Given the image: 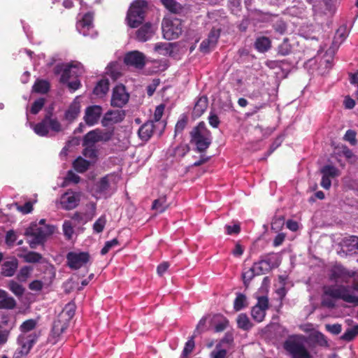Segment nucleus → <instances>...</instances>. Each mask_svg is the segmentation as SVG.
I'll return each instance as SVG.
<instances>
[{"instance_id": "nucleus-1", "label": "nucleus", "mask_w": 358, "mask_h": 358, "mask_svg": "<svg viewBox=\"0 0 358 358\" xmlns=\"http://www.w3.org/2000/svg\"><path fill=\"white\" fill-rule=\"evenodd\" d=\"M45 220L41 219L38 224H33L27 229L25 234L29 237V243L31 248L43 243L47 237L55 231V227L45 224Z\"/></svg>"}, {"instance_id": "nucleus-2", "label": "nucleus", "mask_w": 358, "mask_h": 358, "mask_svg": "<svg viewBox=\"0 0 358 358\" xmlns=\"http://www.w3.org/2000/svg\"><path fill=\"white\" fill-rule=\"evenodd\" d=\"M36 326V321L32 319L27 320L21 324V334L17 339L20 345L17 353L21 355H27L36 341V334L35 333H30Z\"/></svg>"}, {"instance_id": "nucleus-3", "label": "nucleus", "mask_w": 358, "mask_h": 358, "mask_svg": "<svg viewBox=\"0 0 358 358\" xmlns=\"http://www.w3.org/2000/svg\"><path fill=\"white\" fill-rule=\"evenodd\" d=\"M306 339L303 336H290L284 343V348L293 358H313L306 348Z\"/></svg>"}, {"instance_id": "nucleus-4", "label": "nucleus", "mask_w": 358, "mask_h": 358, "mask_svg": "<svg viewBox=\"0 0 358 358\" xmlns=\"http://www.w3.org/2000/svg\"><path fill=\"white\" fill-rule=\"evenodd\" d=\"M358 282H354L353 285L339 286L338 287H329L325 290V294L334 298L341 299L344 301L358 305Z\"/></svg>"}, {"instance_id": "nucleus-5", "label": "nucleus", "mask_w": 358, "mask_h": 358, "mask_svg": "<svg viewBox=\"0 0 358 358\" xmlns=\"http://www.w3.org/2000/svg\"><path fill=\"white\" fill-rule=\"evenodd\" d=\"M191 142L195 144L199 152L205 151L211 144L212 136L204 122H200L190 133Z\"/></svg>"}, {"instance_id": "nucleus-6", "label": "nucleus", "mask_w": 358, "mask_h": 358, "mask_svg": "<svg viewBox=\"0 0 358 358\" xmlns=\"http://www.w3.org/2000/svg\"><path fill=\"white\" fill-rule=\"evenodd\" d=\"M146 8L147 3L143 0H136L131 3L126 18L130 27L136 28L143 22Z\"/></svg>"}, {"instance_id": "nucleus-7", "label": "nucleus", "mask_w": 358, "mask_h": 358, "mask_svg": "<svg viewBox=\"0 0 358 358\" xmlns=\"http://www.w3.org/2000/svg\"><path fill=\"white\" fill-rule=\"evenodd\" d=\"M163 36L171 41L178 38L183 31V24L181 20L176 17H165L162 22Z\"/></svg>"}, {"instance_id": "nucleus-8", "label": "nucleus", "mask_w": 358, "mask_h": 358, "mask_svg": "<svg viewBox=\"0 0 358 358\" xmlns=\"http://www.w3.org/2000/svg\"><path fill=\"white\" fill-rule=\"evenodd\" d=\"M55 73L60 74V82L67 83L71 78H78L83 72V67L80 63H70L58 64L55 67Z\"/></svg>"}, {"instance_id": "nucleus-9", "label": "nucleus", "mask_w": 358, "mask_h": 358, "mask_svg": "<svg viewBox=\"0 0 358 358\" xmlns=\"http://www.w3.org/2000/svg\"><path fill=\"white\" fill-rule=\"evenodd\" d=\"M129 94L127 92L123 85H116L112 93L110 104L113 107L122 108L129 101Z\"/></svg>"}, {"instance_id": "nucleus-10", "label": "nucleus", "mask_w": 358, "mask_h": 358, "mask_svg": "<svg viewBox=\"0 0 358 358\" xmlns=\"http://www.w3.org/2000/svg\"><path fill=\"white\" fill-rule=\"evenodd\" d=\"M80 200V193L67 191L61 196L59 203L62 209L69 210L75 208L78 205Z\"/></svg>"}, {"instance_id": "nucleus-11", "label": "nucleus", "mask_w": 358, "mask_h": 358, "mask_svg": "<svg viewBox=\"0 0 358 358\" xmlns=\"http://www.w3.org/2000/svg\"><path fill=\"white\" fill-rule=\"evenodd\" d=\"M68 266L73 269H78L90 259V255L87 252H70L66 256Z\"/></svg>"}, {"instance_id": "nucleus-12", "label": "nucleus", "mask_w": 358, "mask_h": 358, "mask_svg": "<svg viewBox=\"0 0 358 358\" xmlns=\"http://www.w3.org/2000/svg\"><path fill=\"white\" fill-rule=\"evenodd\" d=\"M93 15L88 13H86L83 19L77 22L76 28L78 31L85 36H94V31L92 24Z\"/></svg>"}, {"instance_id": "nucleus-13", "label": "nucleus", "mask_w": 358, "mask_h": 358, "mask_svg": "<svg viewBox=\"0 0 358 358\" xmlns=\"http://www.w3.org/2000/svg\"><path fill=\"white\" fill-rule=\"evenodd\" d=\"M103 113L102 107L93 105L86 108L84 115V121L88 126H94L99 122Z\"/></svg>"}, {"instance_id": "nucleus-14", "label": "nucleus", "mask_w": 358, "mask_h": 358, "mask_svg": "<svg viewBox=\"0 0 358 358\" xmlns=\"http://www.w3.org/2000/svg\"><path fill=\"white\" fill-rule=\"evenodd\" d=\"M355 275V272L348 271L342 266H335L331 270L330 278L336 282H348Z\"/></svg>"}, {"instance_id": "nucleus-15", "label": "nucleus", "mask_w": 358, "mask_h": 358, "mask_svg": "<svg viewBox=\"0 0 358 358\" xmlns=\"http://www.w3.org/2000/svg\"><path fill=\"white\" fill-rule=\"evenodd\" d=\"M125 117V113L122 110H110L103 116L101 124L103 127H108L121 122Z\"/></svg>"}, {"instance_id": "nucleus-16", "label": "nucleus", "mask_w": 358, "mask_h": 358, "mask_svg": "<svg viewBox=\"0 0 358 358\" xmlns=\"http://www.w3.org/2000/svg\"><path fill=\"white\" fill-rule=\"evenodd\" d=\"M110 179V177L105 176L97 182L95 185V196L96 199L107 198L112 194Z\"/></svg>"}, {"instance_id": "nucleus-17", "label": "nucleus", "mask_w": 358, "mask_h": 358, "mask_svg": "<svg viewBox=\"0 0 358 358\" xmlns=\"http://www.w3.org/2000/svg\"><path fill=\"white\" fill-rule=\"evenodd\" d=\"M124 63L136 69H142L145 66V56L139 51H131L126 54Z\"/></svg>"}, {"instance_id": "nucleus-18", "label": "nucleus", "mask_w": 358, "mask_h": 358, "mask_svg": "<svg viewBox=\"0 0 358 358\" xmlns=\"http://www.w3.org/2000/svg\"><path fill=\"white\" fill-rule=\"evenodd\" d=\"M220 36V29H213L210 31L208 38L201 43L200 50L203 52H210L215 47Z\"/></svg>"}, {"instance_id": "nucleus-19", "label": "nucleus", "mask_w": 358, "mask_h": 358, "mask_svg": "<svg viewBox=\"0 0 358 358\" xmlns=\"http://www.w3.org/2000/svg\"><path fill=\"white\" fill-rule=\"evenodd\" d=\"M176 43H157L155 45V52L163 56L175 57L177 54Z\"/></svg>"}, {"instance_id": "nucleus-20", "label": "nucleus", "mask_w": 358, "mask_h": 358, "mask_svg": "<svg viewBox=\"0 0 358 358\" xmlns=\"http://www.w3.org/2000/svg\"><path fill=\"white\" fill-rule=\"evenodd\" d=\"M18 266V260L15 257L7 259L1 265V274L6 277L13 276Z\"/></svg>"}, {"instance_id": "nucleus-21", "label": "nucleus", "mask_w": 358, "mask_h": 358, "mask_svg": "<svg viewBox=\"0 0 358 358\" xmlns=\"http://www.w3.org/2000/svg\"><path fill=\"white\" fill-rule=\"evenodd\" d=\"M155 31V27L150 23H146L136 31V38L139 41L145 42L152 38Z\"/></svg>"}, {"instance_id": "nucleus-22", "label": "nucleus", "mask_w": 358, "mask_h": 358, "mask_svg": "<svg viewBox=\"0 0 358 358\" xmlns=\"http://www.w3.org/2000/svg\"><path fill=\"white\" fill-rule=\"evenodd\" d=\"M68 327L69 324L66 320L58 318L54 322L52 329V336L55 338V343L58 341L60 335L66 331Z\"/></svg>"}, {"instance_id": "nucleus-23", "label": "nucleus", "mask_w": 358, "mask_h": 358, "mask_svg": "<svg viewBox=\"0 0 358 358\" xmlns=\"http://www.w3.org/2000/svg\"><path fill=\"white\" fill-rule=\"evenodd\" d=\"M155 129L154 121H148L138 129V136L143 141H148L152 136Z\"/></svg>"}, {"instance_id": "nucleus-24", "label": "nucleus", "mask_w": 358, "mask_h": 358, "mask_svg": "<svg viewBox=\"0 0 358 358\" xmlns=\"http://www.w3.org/2000/svg\"><path fill=\"white\" fill-rule=\"evenodd\" d=\"M16 306L15 300L6 292L0 289V309H13Z\"/></svg>"}, {"instance_id": "nucleus-25", "label": "nucleus", "mask_w": 358, "mask_h": 358, "mask_svg": "<svg viewBox=\"0 0 358 358\" xmlns=\"http://www.w3.org/2000/svg\"><path fill=\"white\" fill-rule=\"evenodd\" d=\"M80 111V103L78 98L74 99L72 103L69 106V108L65 113V118L69 121L74 120L78 115Z\"/></svg>"}, {"instance_id": "nucleus-26", "label": "nucleus", "mask_w": 358, "mask_h": 358, "mask_svg": "<svg viewBox=\"0 0 358 358\" xmlns=\"http://www.w3.org/2000/svg\"><path fill=\"white\" fill-rule=\"evenodd\" d=\"M252 268L253 271L256 272L257 275L264 274L271 268L270 260L268 259H260L253 264Z\"/></svg>"}, {"instance_id": "nucleus-27", "label": "nucleus", "mask_w": 358, "mask_h": 358, "mask_svg": "<svg viewBox=\"0 0 358 358\" xmlns=\"http://www.w3.org/2000/svg\"><path fill=\"white\" fill-rule=\"evenodd\" d=\"M208 103V102L206 96H203L199 97L194 105L193 115L196 117H200L207 109Z\"/></svg>"}, {"instance_id": "nucleus-28", "label": "nucleus", "mask_w": 358, "mask_h": 358, "mask_svg": "<svg viewBox=\"0 0 358 358\" xmlns=\"http://www.w3.org/2000/svg\"><path fill=\"white\" fill-rule=\"evenodd\" d=\"M47 122L48 118L45 117L41 122L35 124L31 123V127L37 135L40 136H46L49 132V127Z\"/></svg>"}, {"instance_id": "nucleus-29", "label": "nucleus", "mask_w": 358, "mask_h": 358, "mask_svg": "<svg viewBox=\"0 0 358 358\" xmlns=\"http://www.w3.org/2000/svg\"><path fill=\"white\" fill-rule=\"evenodd\" d=\"M255 47L259 52H266L271 48V41L266 36L258 37L255 42Z\"/></svg>"}, {"instance_id": "nucleus-30", "label": "nucleus", "mask_w": 358, "mask_h": 358, "mask_svg": "<svg viewBox=\"0 0 358 358\" xmlns=\"http://www.w3.org/2000/svg\"><path fill=\"white\" fill-rule=\"evenodd\" d=\"M169 206V204L167 202L166 196H162L153 201L152 208L161 213L164 212Z\"/></svg>"}, {"instance_id": "nucleus-31", "label": "nucleus", "mask_w": 358, "mask_h": 358, "mask_svg": "<svg viewBox=\"0 0 358 358\" xmlns=\"http://www.w3.org/2000/svg\"><path fill=\"white\" fill-rule=\"evenodd\" d=\"M74 169L79 173L85 172L90 166V162L78 157L73 163Z\"/></svg>"}, {"instance_id": "nucleus-32", "label": "nucleus", "mask_w": 358, "mask_h": 358, "mask_svg": "<svg viewBox=\"0 0 358 358\" xmlns=\"http://www.w3.org/2000/svg\"><path fill=\"white\" fill-rule=\"evenodd\" d=\"M85 148L83 151V155L85 157L90 159L92 162H95L98 157V151L95 145H83Z\"/></svg>"}, {"instance_id": "nucleus-33", "label": "nucleus", "mask_w": 358, "mask_h": 358, "mask_svg": "<svg viewBox=\"0 0 358 358\" xmlns=\"http://www.w3.org/2000/svg\"><path fill=\"white\" fill-rule=\"evenodd\" d=\"M109 90V82L107 80H100L94 89V94L99 96L105 95Z\"/></svg>"}, {"instance_id": "nucleus-34", "label": "nucleus", "mask_w": 358, "mask_h": 358, "mask_svg": "<svg viewBox=\"0 0 358 358\" xmlns=\"http://www.w3.org/2000/svg\"><path fill=\"white\" fill-rule=\"evenodd\" d=\"M164 7L169 11L178 13L182 11V6L176 0H161Z\"/></svg>"}, {"instance_id": "nucleus-35", "label": "nucleus", "mask_w": 358, "mask_h": 358, "mask_svg": "<svg viewBox=\"0 0 358 358\" xmlns=\"http://www.w3.org/2000/svg\"><path fill=\"white\" fill-rule=\"evenodd\" d=\"M248 306V301L245 295L242 293H237L234 301V308L236 311H240Z\"/></svg>"}, {"instance_id": "nucleus-36", "label": "nucleus", "mask_w": 358, "mask_h": 358, "mask_svg": "<svg viewBox=\"0 0 358 358\" xmlns=\"http://www.w3.org/2000/svg\"><path fill=\"white\" fill-rule=\"evenodd\" d=\"M292 47L287 38H285L283 41L278 47V54L281 56H286L291 53Z\"/></svg>"}, {"instance_id": "nucleus-37", "label": "nucleus", "mask_w": 358, "mask_h": 358, "mask_svg": "<svg viewBox=\"0 0 358 358\" xmlns=\"http://www.w3.org/2000/svg\"><path fill=\"white\" fill-rule=\"evenodd\" d=\"M99 138L96 129L89 131L83 137V145H95L98 143Z\"/></svg>"}, {"instance_id": "nucleus-38", "label": "nucleus", "mask_w": 358, "mask_h": 358, "mask_svg": "<svg viewBox=\"0 0 358 358\" xmlns=\"http://www.w3.org/2000/svg\"><path fill=\"white\" fill-rule=\"evenodd\" d=\"M310 338L311 340L317 343L320 346L327 347L328 346V341L326 339L325 336L320 332L315 331L310 335Z\"/></svg>"}, {"instance_id": "nucleus-39", "label": "nucleus", "mask_w": 358, "mask_h": 358, "mask_svg": "<svg viewBox=\"0 0 358 358\" xmlns=\"http://www.w3.org/2000/svg\"><path fill=\"white\" fill-rule=\"evenodd\" d=\"M50 87L49 83L45 80H37L33 86L34 92L38 93H46Z\"/></svg>"}, {"instance_id": "nucleus-40", "label": "nucleus", "mask_w": 358, "mask_h": 358, "mask_svg": "<svg viewBox=\"0 0 358 358\" xmlns=\"http://www.w3.org/2000/svg\"><path fill=\"white\" fill-rule=\"evenodd\" d=\"M238 327L243 330H248L252 327V323L250 322L248 317L245 314H240L237 317Z\"/></svg>"}, {"instance_id": "nucleus-41", "label": "nucleus", "mask_w": 358, "mask_h": 358, "mask_svg": "<svg viewBox=\"0 0 358 358\" xmlns=\"http://www.w3.org/2000/svg\"><path fill=\"white\" fill-rule=\"evenodd\" d=\"M75 313L74 306L72 304H67L62 313L59 316V319L66 320V322L69 323V320L73 317Z\"/></svg>"}, {"instance_id": "nucleus-42", "label": "nucleus", "mask_w": 358, "mask_h": 358, "mask_svg": "<svg viewBox=\"0 0 358 358\" xmlns=\"http://www.w3.org/2000/svg\"><path fill=\"white\" fill-rule=\"evenodd\" d=\"M321 173L322 175L329 178H334L338 176L340 174L339 170L331 165H326L321 169Z\"/></svg>"}, {"instance_id": "nucleus-43", "label": "nucleus", "mask_w": 358, "mask_h": 358, "mask_svg": "<svg viewBox=\"0 0 358 358\" xmlns=\"http://www.w3.org/2000/svg\"><path fill=\"white\" fill-rule=\"evenodd\" d=\"M97 132L98 138L99 142H107L109 141L113 136V130H104L100 129H96Z\"/></svg>"}, {"instance_id": "nucleus-44", "label": "nucleus", "mask_w": 358, "mask_h": 358, "mask_svg": "<svg viewBox=\"0 0 358 358\" xmlns=\"http://www.w3.org/2000/svg\"><path fill=\"white\" fill-rule=\"evenodd\" d=\"M251 315L255 321L261 322L265 317L266 310L255 306L251 310Z\"/></svg>"}, {"instance_id": "nucleus-45", "label": "nucleus", "mask_w": 358, "mask_h": 358, "mask_svg": "<svg viewBox=\"0 0 358 358\" xmlns=\"http://www.w3.org/2000/svg\"><path fill=\"white\" fill-rule=\"evenodd\" d=\"M20 257H22L26 262L29 263H37L42 259L41 255L36 252H29Z\"/></svg>"}, {"instance_id": "nucleus-46", "label": "nucleus", "mask_w": 358, "mask_h": 358, "mask_svg": "<svg viewBox=\"0 0 358 358\" xmlns=\"http://www.w3.org/2000/svg\"><path fill=\"white\" fill-rule=\"evenodd\" d=\"M9 289L16 296H20L24 294V289L18 282L10 280L8 283Z\"/></svg>"}, {"instance_id": "nucleus-47", "label": "nucleus", "mask_w": 358, "mask_h": 358, "mask_svg": "<svg viewBox=\"0 0 358 358\" xmlns=\"http://www.w3.org/2000/svg\"><path fill=\"white\" fill-rule=\"evenodd\" d=\"M33 268L30 266H24L22 267L17 274V279L20 281L24 282L30 276Z\"/></svg>"}, {"instance_id": "nucleus-48", "label": "nucleus", "mask_w": 358, "mask_h": 358, "mask_svg": "<svg viewBox=\"0 0 358 358\" xmlns=\"http://www.w3.org/2000/svg\"><path fill=\"white\" fill-rule=\"evenodd\" d=\"M324 67L329 70L333 66V56L328 52L324 55V57L320 61V66Z\"/></svg>"}, {"instance_id": "nucleus-49", "label": "nucleus", "mask_w": 358, "mask_h": 358, "mask_svg": "<svg viewBox=\"0 0 358 358\" xmlns=\"http://www.w3.org/2000/svg\"><path fill=\"white\" fill-rule=\"evenodd\" d=\"M357 335H358V325L353 327L351 329H348L341 336V338L344 341H350Z\"/></svg>"}, {"instance_id": "nucleus-50", "label": "nucleus", "mask_w": 358, "mask_h": 358, "mask_svg": "<svg viewBox=\"0 0 358 358\" xmlns=\"http://www.w3.org/2000/svg\"><path fill=\"white\" fill-rule=\"evenodd\" d=\"M48 118V124L49 130H52L55 132H59L62 130V125L55 118H51L49 115L45 116Z\"/></svg>"}, {"instance_id": "nucleus-51", "label": "nucleus", "mask_w": 358, "mask_h": 358, "mask_svg": "<svg viewBox=\"0 0 358 358\" xmlns=\"http://www.w3.org/2000/svg\"><path fill=\"white\" fill-rule=\"evenodd\" d=\"M357 132L352 129H348L346 131L343 140L350 143L351 145H356L357 143Z\"/></svg>"}, {"instance_id": "nucleus-52", "label": "nucleus", "mask_w": 358, "mask_h": 358, "mask_svg": "<svg viewBox=\"0 0 358 358\" xmlns=\"http://www.w3.org/2000/svg\"><path fill=\"white\" fill-rule=\"evenodd\" d=\"M106 224V218L105 215L101 216L93 224L94 231L101 233L103 231Z\"/></svg>"}, {"instance_id": "nucleus-53", "label": "nucleus", "mask_w": 358, "mask_h": 358, "mask_svg": "<svg viewBox=\"0 0 358 358\" xmlns=\"http://www.w3.org/2000/svg\"><path fill=\"white\" fill-rule=\"evenodd\" d=\"M62 227L64 236L67 239H71L74 232L71 222L69 220L64 221Z\"/></svg>"}, {"instance_id": "nucleus-54", "label": "nucleus", "mask_w": 358, "mask_h": 358, "mask_svg": "<svg viewBox=\"0 0 358 358\" xmlns=\"http://www.w3.org/2000/svg\"><path fill=\"white\" fill-rule=\"evenodd\" d=\"M196 336L193 334L192 336L186 342L185 348L182 351V356L185 358L189 354H190L194 348V338Z\"/></svg>"}, {"instance_id": "nucleus-55", "label": "nucleus", "mask_w": 358, "mask_h": 358, "mask_svg": "<svg viewBox=\"0 0 358 358\" xmlns=\"http://www.w3.org/2000/svg\"><path fill=\"white\" fill-rule=\"evenodd\" d=\"M189 150L187 145L180 144L174 150V156L176 157H183Z\"/></svg>"}, {"instance_id": "nucleus-56", "label": "nucleus", "mask_w": 358, "mask_h": 358, "mask_svg": "<svg viewBox=\"0 0 358 358\" xmlns=\"http://www.w3.org/2000/svg\"><path fill=\"white\" fill-rule=\"evenodd\" d=\"M117 244H118V241L117 238H113L111 241L106 242L103 248L101 250V254L102 255L107 254L112 248H113L114 246H116Z\"/></svg>"}, {"instance_id": "nucleus-57", "label": "nucleus", "mask_w": 358, "mask_h": 358, "mask_svg": "<svg viewBox=\"0 0 358 358\" xmlns=\"http://www.w3.org/2000/svg\"><path fill=\"white\" fill-rule=\"evenodd\" d=\"M229 321L225 317H220V320L215 325V331L221 332L224 331L228 326Z\"/></svg>"}, {"instance_id": "nucleus-58", "label": "nucleus", "mask_w": 358, "mask_h": 358, "mask_svg": "<svg viewBox=\"0 0 358 358\" xmlns=\"http://www.w3.org/2000/svg\"><path fill=\"white\" fill-rule=\"evenodd\" d=\"M44 106V99H38V100L35 101L31 108V113L32 114H37L43 107Z\"/></svg>"}, {"instance_id": "nucleus-59", "label": "nucleus", "mask_w": 358, "mask_h": 358, "mask_svg": "<svg viewBox=\"0 0 358 358\" xmlns=\"http://www.w3.org/2000/svg\"><path fill=\"white\" fill-rule=\"evenodd\" d=\"M255 275H257L256 272L253 271L252 266L248 271L243 273V282L245 285L250 282Z\"/></svg>"}, {"instance_id": "nucleus-60", "label": "nucleus", "mask_w": 358, "mask_h": 358, "mask_svg": "<svg viewBox=\"0 0 358 358\" xmlns=\"http://www.w3.org/2000/svg\"><path fill=\"white\" fill-rule=\"evenodd\" d=\"M326 329L334 335H338L341 332L342 327L339 324H326Z\"/></svg>"}, {"instance_id": "nucleus-61", "label": "nucleus", "mask_w": 358, "mask_h": 358, "mask_svg": "<svg viewBox=\"0 0 358 358\" xmlns=\"http://www.w3.org/2000/svg\"><path fill=\"white\" fill-rule=\"evenodd\" d=\"M273 28L276 32L283 34L287 30V25L282 20H278L273 24Z\"/></svg>"}, {"instance_id": "nucleus-62", "label": "nucleus", "mask_w": 358, "mask_h": 358, "mask_svg": "<svg viewBox=\"0 0 358 358\" xmlns=\"http://www.w3.org/2000/svg\"><path fill=\"white\" fill-rule=\"evenodd\" d=\"M17 209L23 214L30 213L33 210V203L27 201L23 206H17Z\"/></svg>"}, {"instance_id": "nucleus-63", "label": "nucleus", "mask_w": 358, "mask_h": 358, "mask_svg": "<svg viewBox=\"0 0 358 358\" xmlns=\"http://www.w3.org/2000/svg\"><path fill=\"white\" fill-rule=\"evenodd\" d=\"M227 352L224 349H215L210 352L211 358H227Z\"/></svg>"}, {"instance_id": "nucleus-64", "label": "nucleus", "mask_w": 358, "mask_h": 358, "mask_svg": "<svg viewBox=\"0 0 358 358\" xmlns=\"http://www.w3.org/2000/svg\"><path fill=\"white\" fill-rule=\"evenodd\" d=\"M208 122L211 127L217 128L220 124L218 116L213 112H210L208 116Z\"/></svg>"}]
</instances>
